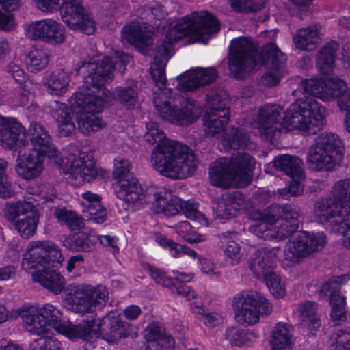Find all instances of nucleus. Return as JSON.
<instances>
[{
  "mask_svg": "<svg viewBox=\"0 0 350 350\" xmlns=\"http://www.w3.org/2000/svg\"><path fill=\"white\" fill-rule=\"evenodd\" d=\"M220 29L218 21L206 11L193 12L170 24L165 39L157 46L154 62L150 66L152 78L159 88L154 98L158 115L163 120L179 126H188L196 122L202 115L200 105L188 98L177 96L171 98L170 90L165 89V65L172 55V44L185 36H192L204 44Z\"/></svg>",
  "mask_w": 350,
  "mask_h": 350,
  "instance_id": "obj_1",
  "label": "nucleus"
},
{
  "mask_svg": "<svg viewBox=\"0 0 350 350\" xmlns=\"http://www.w3.org/2000/svg\"><path fill=\"white\" fill-rule=\"evenodd\" d=\"M130 59L127 54L116 51L112 58L105 57L100 64L96 61L82 63L80 70H87L88 75L82 88L69 102L76 112L78 129L83 134L89 135L105 126V122L96 115L113 100L104 85L111 80L115 68L124 72Z\"/></svg>",
  "mask_w": 350,
  "mask_h": 350,
  "instance_id": "obj_2",
  "label": "nucleus"
},
{
  "mask_svg": "<svg viewBox=\"0 0 350 350\" xmlns=\"http://www.w3.org/2000/svg\"><path fill=\"white\" fill-rule=\"evenodd\" d=\"M16 312L21 317L26 329L36 335L49 333L53 327L70 339L89 340L101 332L104 340L109 343H115L126 336L124 325L118 317L108 316L101 319H93L77 325L62 326V312L51 304L41 306L25 304L18 308Z\"/></svg>",
  "mask_w": 350,
  "mask_h": 350,
  "instance_id": "obj_3",
  "label": "nucleus"
},
{
  "mask_svg": "<svg viewBox=\"0 0 350 350\" xmlns=\"http://www.w3.org/2000/svg\"><path fill=\"white\" fill-rule=\"evenodd\" d=\"M325 116V109L320 103L305 98L296 100L286 111L278 105H265L257 113L254 127L263 139L273 142L282 129L314 133L322 126Z\"/></svg>",
  "mask_w": 350,
  "mask_h": 350,
  "instance_id": "obj_4",
  "label": "nucleus"
},
{
  "mask_svg": "<svg viewBox=\"0 0 350 350\" xmlns=\"http://www.w3.org/2000/svg\"><path fill=\"white\" fill-rule=\"evenodd\" d=\"M286 61L285 55L274 43L265 45L262 54H260L250 39L238 38L231 42L228 67L235 78L243 79L259 64H263L266 70L262 82L267 86H273L278 84L284 74Z\"/></svg>",
  "mask_w": 350,
  "mask_h": 350,
  "instance_id": "obj_5",
  "label": "nucleus"
},
{
  "mask_svg": "<svg viewBox=\"0 0 350 350\" xmlns=\"http://www.w3.org/2000/svg\"><path fill=\"white\" fill-rule=\"evenodd\" d=\"M145 140L150 144H157L151 152V162L156 171L172 179H184L196 171L198 161L187 146L165 139V133L157 123L146 124Z\"/></svg>",
  "mask_w": 350,
  "mask_h": 350,
  "instance_id": "obj_6",
  "label": "nucleus"
},
{
  "mask_svg": "<svg viewBox=\"0 0 350 350\" xmlns=\"http://www.w3.org/2000/svg\"><path fill=\"white\" fill-rule=\"evenodd\" d=\"M27 135L30 141L28 150L47 153L48 158L61 172L67 176L74 185H80L85 180L90 181L98 175V170L91 157L85 152L69 154L62 159L59 152L52 143L51 137L41 124L33 122L30 124Z\"/></svg>",
  "mask_w": 350,
  "mask_h": 350,
  "instance_id": "obj_7",
  "label": "nucleus"
},
{
  "mask_svg": "<svg viewBox=\"0 0 350 350\" xmlns=\"http://www.w3.org/2000/svg\"><path fill=\"white\" fill-rule=\"evenodd\" d=\"M255 164V159L247 153H239L232 158H221L210 166L211 183L225 188L247 185Z\"/></svg>",
  "mask_w": 350,
  "mask_h": 350,
  "instance_id": "obj_8",
  "label": "nucleus"
},
{
  "mask_svg": "<svg viewBox=\"0 0 350 350\" xmlns=\"http://www.w3.org/2000/svg\"><path fill=\"white\" fill-rule=\"evenodd\" d=\"M33 6L43 14L59 12L62 20L72 30L90 35L96 31V23L85 10L81 0H31Z\"/></svg>",
  "mask_w": 350,
  "mask_h": 350,
  "instance_id": "obj_9",
  "label": "nucleus"
},
{
  "mask_svg": "<svg viewBox=\"0 0 350 350\" xmlns=\"http://www.w3.org/2000/svg\"><path fill=\"white\" fill-rule=\"evenodd\" d=\"M314 217L321 224L350 221V178L336 182L327 198L317 200Z\"/></svg>",
  "mask_w": 350,
  "mask_h": 350,
  "instance_id": "obj_10",
  "label": "nucleus"
},
{
  "mask_svg": "<svg viewBox=\"0 0 350 350\" xmlns=\"http://www.w3.org/2000/svg\"><path fill=\"white\" fill-rule=\"evenodd\" d=\"M108 296L105 286L72 283L66 288L64 304L68 310L75 313H93L106 305Z\"/></svg>",
  "mask_w": 350,
  "mask_h": 350,
  "instance_id": "obj_11",
  "label": "nucleus"
},
{
  "mask_svg": "<svg viewBox=\"0 0 350 350\" xmlns=\"http://www.w3.org/2000/svg\"><path fill=\"white\" fill-rule=\"evenodd\" d=\"M344 157L340 138L334 133L318 135L307 155L309 166L315 170H332L338 166Z\"/></svg>",
  "mask_w": 350,
  "mask_h": 350,
  "instance_id": "obj_12",
  "label": "nucleus"
},
{
  "mask_svg": "<svg viewBox=\"0 0 350 350\" xmlns=\"http://www.w3.org/2000/svg\"><path fill=\"white\" fill-rule=\"evenodd\" d=\"M37 201L29 198L8 202L3 208L4 217L23 238H29L36 231L40 215Z\"/></svg>",
  "mask_w": 350,
  "mask_h": 350,
  "instance_id": "obj_13",
  "label": "nucleus"
},
{
  "mask_svg": "<svg viewBox=\"0 0 350 350\" xmlns=\"http://www.w3.org/2000/svg\"><path fill=\"white\" fill-rule=\"evenodd\" d=\"M235 320L242 325H254L260 314H269L271 304L261 294L254 291H245L235 295L232 300Z\"/></svg>",
  "mask_w": 350,
  "mask_h": 350,
  "instance_id": "obj_14",
  "label": "nucleus"
},
{
  "mask_svg": "<svg viewBox=\"0 0 350 350\" xmlns=\"http://www.w3.org/2000/svg\"><path fill=\"white\" fill-rule=\"evenodd\" d=\"M63 260L64 256L57 245L49 241H34L28 244L22 259L21 268L27 272L46 265L58 268L62 266Z\"/></svg>",
  "mask_w": 350,
  "mask_h": 350,
  "instance_id": "obj_15",
  "label": "nucleus"
},
{
  "mask_svg": "<svg viewBox=\"0 0 350 350\" xmlns=\"http://www.w3.org/2000/svg\"><path fill=\"white\" fill-rule=\"evenodd\" d=\"M207 111L204 115L203 131L206 137H215L224 131L230 118L225 100L214 93L207 95Z\"/></svg>",
  "mask_w": 350,
  "mask_h": 350,
  "instance_id": "obj_16",
  "label": "nucleus"
},
{
  "mask_svg": "<svg viewBox=\"0 0 350 350\" xmlns=\"http://www.w3.org/2000/svg\"><path fill=\"white\" fill-rule=\"evenodd\" d=\"M350 280L346 274L334 278L326 282L320 290L322 297H329L331 306L330 319L334 325H338L347 320L346 299L340 293V286Z\"/></svg>",
  "mask_w": 350,
  "mask_h": 350,
  "instance_id": "obj_17",
  "label": "nucleus"
},
{
  "mask_svg": "<svg viewBox=\"0 0 350 350\" xmlns=\"http://www.w3.org/2000/svg\"><path fill=\"white\" fill-rule=\"evenodd\" d=\"M300 88L308 94L323 101H330L340 97L347 90L346 83L336 77H321L320 79L302 81Z\"/></svg>",
  "mask_w": 350,
  "mask_h": 350,
  "instance_id": "obj_18",
  "label": "nucleus"
},
{
  "mask_svg": "<svg viewBox=\"0 0 350 350\" xmlns=\"http://www.w3.org/2000/svg\"><path fill=\"white\" fill-rule=\"evenodd\" d=\"M25 29L31 40H42L51 44H60L66 40L64 27L52 18L32 21L26 25Z\"/></svg>",
  "mask_w": 350,
  "mask_h": 350,
  "instance_id": "obj_19",
  "label": "nucleus"
},
{
  "mask_svg": "<svg viewBox=\"0 0 350 350\" xmlns=\"http://www.w3.org/2000/svg\"><path fill=\"white\" fill-rule=\"evenodd\" d=\"M116 196L124 202L127 210L135 211L142 208L151 200L150 194L136 178L131 181L115 185Z\"/></svg>",
  "mask_w": 350,
  "mask_h": 350,
  "instance_id": "obj_20",
  "label": "nucleus"
},
{
  "mask_svg": "<svg viewBox=\"0 0 350 350\" xmlns=\"http://www.w3.org/2000/svg\"><path fill=\"white\" fill-rule=\"evenodd\" d=\"M256 201V196H254L250 202L240 193H226L217 200L213 208L218 218L228 219L235 217L242 211H248L252 208V204H255Z\"/></svg>",
  "mask_w": 350,
  "mask_h": 350,
  "instance_id": "obj_21",
  "label": "nucleus"
},
{
  "mask_svg": "<svg viewBox=\"0 0 350 350\" xmlns=\"http://www.w3.org/2000/svg\"><path fill=\"white\" fill-rule=\"evenodd\" d=\"M46 157L47 153L30 150L19 155L16 164L18 175L26 180L40 177L44 169V163Z\"/></svg>",
  "mask_w": 350,
  "mask_h": 350,
  "instance_id": "obj_22",
  "label": "nucleus"
},
{
  "mask_svg": "<svg viewBox=\"0 0 350 350\" xmlns=\"http://www.w3.org/2000/svg\"><path fill=\"white\" fill-rule=\"evenodd\" d=\"M25 137V129L16 118L1 116L0 140L3 147L11 149L18 144L26 146L27 142Z\"/></svg>",
  "mask_w": 350,
  "mask_h": 350,
  "instance_id": "obj_23",
  "label": "nucleus"
},
{
  "mask_svg": "<svg viewBox=\"0 0 350 350\" xmlns=\"http://www.w3.org/2000/svg\"><path fill=\"white\" fill-rule=\"evenodd\" d=\"M217 76L215 69L212 67L191 69L177 79V88L183 92L193 91L213 83Z\"/></svg>",
  "mask_w": 350,
  "mask_h": 350,
  "instance_id": "obj_24",
  "label": "nucleus"
},
{
  "mask_svg": "<svg viewBox=\"0 0 350 350\" xmlns=\"http://www.w3.org/2000/svg\"><path fill=\"white\" fill-rule=\"evenodd\" d=\"M249 217L256 223L250 227V231L256 236L265 239H275L274 221L275 215L271 208L269 211L262 212L258 208L252 206L248 211Z\"/></svg>",
  "mask_w": 350,
  "mask_h": 350,
  "instance_id": "obj_25",
  "label": "nucleus"
},
{
  "mask_svg": "<svg viewBox=\"0 0 350 350\" xmlns=\"http://www.w3.org/2000/svg\"><path fill=\"white\" fill-rule=\"evenodd\" d=\"M306 245L305 232H299L286 242L283 252L284 261L291 266L299 264L310 256Z\"/></svg>",
  "mask_w": 350,
  "mask_h": 350,
  "instance_id": "obj_26",
  "label": "nucleus"
},
{
  "mask_svg": "<svg viewBox=\"0 0 350 350\" xmlns=\"http://www.w3.org/2000/svg\"><path fill=\"white\" fill-rule=\"evenodd\" d=\"M279 249L273 247L258 250L250 262V269L258 278L265 279L269 273L275 262Z\"/></svg>",
  "mask_w": 350,
  "mask_h": 350,
  "instance_id": "obj_27",
  "label": "nucleus"
},
{
  "mask_svg": "<svg viewBox=\"0 0 350 350\" xmlns=\"http://www.w3.org/2000/svg\"><path fill=\"white\" fill-rule=\"evenodd\" d=\"M145 23L133 22L125 26L122 31L123 43H128L138 48L148 46L152 42V33Z\"/></svg>",
  "mask_w": 350,
  "mask_h": 350,
  "instance_id": "obj_28",
  "label": "nucleus"
},
{
  "mask_svg": "<svg viewBox=\"0 0 350 350\" xmlns=\"http://www.w3.org/2000/svg\"><path fill=\"white\" fill-rule=\"evenodd\" d=\"M32 279L54 295H59L65 288L66 279L56 271L38 270L33 273Z\"/></svg>",
  "mask_w": 350,
  "mask_h": 350,
  "instance_id": "obj_29",
  "label": "nucleus"
},
{
  "mask_svg": "<svg viewBox=\"0 0 350 350\" xmlns=\"http://www.w3.org/2000/svg\"><path fill=\"white\" fill-rule=\"evenodd\" d=\"M153 209L157 213L165 216H174L180 211V199L162 190L154 193Z\"/></svg>",
  "mask_w": 350,
  "mask_h": 350,
  "instance_id": "obj_30",
  "label": "nucleus"
},
{
  "mask_svg": "<svg viewBox=\"0 0 350 350\" xmlns=\"http://www.w3.org/2000/svg\"><path fill=\"white\" fill-rule=\"evenodd\" d=\"M293 329L285 323H278L273 327L269 340L271 350H290L292 347Z\"/></svg>",
  "mask_w": 350,
  "mask_h": 350,
  "instance_id": "obj_31",
  "label": "nucleus"
},
{
  "mask_svg": "<svg viewBox=\"0 0 350 350\" xmlns=\"http://www.w3.org/2000/svg\"><path fill=\"white\" fill-rule=\"evenodd\" d=\"M222 144L224 148L228 151L230 148H245L249 150L256 149V144L250 141L248 134L243 129L231 128L223 136Z\"/></svg>",
  "mask_w": 350,
  "mask_h": 350,
  "instance_id": "obj_32",
  "label": "nucleus"
},
{
  "mask_svg": "<svg viewBox=\"0 0 350 350\" xmlns=\"http://www.w3.org/2000/svg\"><path fill=\"white\" fill-rule=\"evenodd\" d=\"M57 109L54 112V117L57 123L59 135L68 136L76 129L73 117L76 118V112L72 108L69 102V107L64 103L57 104Z\"/></svg>",
  "mask_w": 350,
  "mask_h": 350,
  "instance_id": "obj_33",
  "label": "nucleus"
},
{
  "mask_svg": "<svg viewBox=\"0 0 350 350\" xmlns=\"http://www.w3.org/2000/svg\"><path fill=\"white\" fill-rule=\"evenodd\" d=\"M319 28L317 25L299 29L293 37V42L297 49L312 51L320 43Z\"/></svg>",
  "mask_w": 350,
  "mask_h": 350,
  "instance_id": "obj_34",
  "label": "nucleus"
},
{
  "mask_svg": "<svg viewBox=\"0 0 350 350\" xmlns=\"http://www.w3.org/2000/svg\"><path fill=\"white\" fill-rule=\"evenodd\" d=\"M273 166L291 178H300L303 176V163L297 157L288 154L278 156L273 161Z\"/></svg>",
  "mask_w": 350,
  "mask_h": 350,
  "instance_id": "obj_35",
  "label": "nucleus"
},
{
  "mask_svg": "<svg viewBox=\"0 0 350 350\" xmlns=\"http://www.w3.org/2000/svg\"><path fill=\"white\" fill-rule=\"evenodd\" d=\"M317 311L318 304L311 301L300 303L296 308V314L299 319L309 326L312 333L321 325Z\"/></svg>",
  "mask_w": 350,
  "mask_h": 350,
  "instance_id": "obj_36",
  "label": "nucleus"
},
{
  "mask_svg": "<svg viewBox=\"0 0 350 350\" xmlns=\"http://www.w3.org/2000/svg\"><path fill=\"white\" fill-rule=\"evenodd\" d=\"M70 77L63 68H57L51 72L45 78L44 85L52 94L64 93L69 86Z\"/></svg>",
  "mask_w": 350,
  "mask_h": 350,
  "instance_id": "obj_37",
  "label": "nucleus"
},
{
  "mask_svg": "<svg viewBox=\"0 0 350 350\" xmlns=\"http://www.w3.org/2000/svg\"><path fill=\"white\" fill-rule=\"evenodd\" d=\"M145 338L157 349H167L175 345L174 338L164 328L157 325L146 328Z\"/></svg>",
  "mask_w": 350,
  "mask_h": 350,
  "instance_id": "obj_38",
  "label": "nucleus"
},
{
  "mask_svg": "<svg viewBox=\"0 0 350 350\" xmlns=\"http://www.w3.org/2000/svg\"><path fill=\"white\" fill-rule=\"evenodd\" d=\"M338 48L337 42L332 41L324 46L319 51L317 66L322 75H328L333 70L335 62V53Z\"/></svg>",
  "mask_w": 350,
  "mask_h": 350,
  "instance_id": "obj_39",
  "label": "nucleus"
},
{
  "mask_svg": "<svg viewBox=\"0 0 350 350\" xmlns=\"http://www.w3.org/2000/svg\"><path fill=\"white\" fill-rule=\"evenodd\" d=\"M25 62L30 72H37L46 68L49 62V55L44 49L33 47L27 53Z\"/></svg>",
  "mask_w": 350,
  "mask_h": 350,
  "instance_id": "obj_40",
  "label": "nucleus"
},
{
  "mask_svg": "<svg viewBox=\"0 0 350 350\" xmlns=\"http://www.w3.org/2000/svg\"><path fill=\"white\" fill-rule=\"evenodd\" d=\"M132 163L124 157H118L113 161V178L116 180L115 185H121L136 179L131 172Z\"/></svg>",
  "mask_w": 350,
  "mask_h": 350,
  "instance_id": "obj_41",
  "label": "nucleus"
},
{
  "mask_svg": "<svg viewBox=\"0 0 350 350\" xmlns=\"http://www.w3.org/2000/svg\"><path fill=\"white\" fill-rule=\"evenodd\" d=\"M106 90L113 98V101L108 105H111L115 100H117L122 106L127 109H132L135 107L137 92L135 88L118 87L116 89L113 94H111L107 89Z\"/></svg>",
  "mask_w": 350,
  "mask_h": 350,
  "instance_id": "obj_42",
  "label": "nucleus"
},
{
  "mask_svg": "<svg viewBox=\"0 0 350 350\" xmlns=\"http://www.w3.org/2000/svg\"><path fill=\"white\" fill-rule=\"evenodd\" d=\"M256 338V334L238 327H232L226 329V339L232 345L241 346L250 345Z\"/></svg>",
  "mask_w": 350,
  "mask_h": 350,
  "instance_id": "obj_43",
  "label": "nucleus"
},
{
  "mask_svg": "<svg viewBox=\"0 0 350 350\" xmlns=\"http://www.w3.org/2000/svg\"><path fill=\"white\" fill-rule=\"evenodd\" d=\"M223 252L226 256V259L229 264L232 265H237L241 262L242 254L241 252V246L232 237L226 235L223 236Z\"/></svg>",
  "mask_w": 350,
  "mask_h": 350,
  "instance_id": "obj_44",
  "label": "nucleus"
},
{
  "mask_svg": "<svg viewBox=\"0 0 350 350\" xmlns=\"http://www.w3.org/2000/svg\"><path fill=\"white\" fill-rule=\"evenodd\" d=\"M264 281L274 298L280 299L285 297L286 294V285L285 280L275 273H269Z\"/></svg>",
  "mask_w": 350,
  "mask_h": 350,
  "instance_id": "obj_45",
  "label": "nucleus"
},
{
  "mask_svg": "<svg viewBox=\"0 0 350 350\" xmlns=\"http://www.w3.org/2000/svg\"><path fill=\"white\" fill-rule=\"evenodd\" d=\"M30 83H25L21 87V91L16 100H12L11 104L16 107H23L30 111H36L38 107L34 102V96L29 87Z\"/></svg>",
  "mask_w": 350,
  "mask_h": 350,
  "instance_id": "obj_46",
  "label": "nucleus"
},
{
  "mask_svg": "<svg viewBox=\"0 0 350 350\" xmlns=\"http://www.w3.org/2000/svg\"><path fill=\"white\" fill-rule=\"evenodd\" d=\"M176 232L185 241L189 243L203 242L206 239L204 234L193 231L190 224L187 221L178 223L174 226Z\"/></svg>",
  "mask_w": 350,
  "mask_h": 350,
  "instance_id": "obj_47",
  "label": "nucleus"
},
{
  "mask_svg": "<svg viewBox=\"0 0 350 350\" xmlns=\"http://www.w3.org/2000/svg\"><path fill=\"white\" fill-rule=\"evenodd\" d=\"M271 210L274 214L280 215V219L291 223V227L293 228L295 226L299 227L300 213L299 208L295 205L285 204L282 206H274Z\"/></svg>",
  "mask_w": 350,
  "mask_h": 350,
  "instance_id": "obj_48",
  "label": "nucleus"
},
{
  "mask_svg": "<svg viewBox=\"0 0 350 350\" xmlns=\"http://www.w3.org/2000/svg\"><path fill=\"white\" fill-rule=\"evenodd\" d=\"M49 333H45L32 341L29 350H62L60 342Z\"/></svg>",
  "mask_w": 350,
  "mask_h": 350,
  "instance_id": "obj_49",
  "label": "nucleus"
},
{
  "mask_svg": "<svg viewBox=\"0 0 350 350\" xmlns=\"http://www.w3.org/2000/svg\"><path fill=\"white\" fill-rule=\"evenodd\" d=\"M97 241L98 237L94 234L80 233L71 240L69 247L75 251L89 252Z\"/></svg>",
  "mask_w": 350,
  "mask_h": 350,
  "instance_id": "obj_50",
  "label": "nucleus"
},
{
  "mask_svg": "<svg viewBox=\"0 0 350 350\" xmlns=\"http://www.w3.org/2000/svg\"><path fill=\"white\" fill-rule=\"evenodd\" d=\"M54 215L59 223L67 225L73 230L79 229L82 224L81 219L75 212L64 208H55Z\"/></svg>",
  "mask_w": 350,
  "mask_h": 350,
  "instance_id": "obj_51",
  "label": "nucleus"
},
{
  "mask_svg": "<svg viewBox=\"0 0 350 350\" xmlns=\"http://www.w3.org/2000/svg\"><path fill=\"white\" fill-rule=\"evenodd\" d=\"M232 8L237 11H257L264 6L265 0H228Z\"/></svg>",
  "mask_w": 350,
  "mask_h": 350,
  "instance_id": "obj_52",
  "label": "nucleus"
},
{
  "mask_svg": "<svg viewBox=\"0 0 350 350\" xmlns=\"http://www.w3.org/2000/svg\"><path fill=\"white\" fill-rule=\"evenodd\" d=\"M82 213L88 220L96 224H102L106 219L107 212L101 204L83 208Z\"/></svg>",
  "mask_w": 350,
  "mask_h": 350,
  "instance_id": "obj_53",
  "label": "nucleus"
},
{
  "mask_svg": "<svg viewBox=\"0 0 350 350\" xmlns=\"http://www.w3.org/2000/svg\"><path fill=\"white\" fill-rule=\"evenodd\" d=\"M307 248L309 254L311 255L314 252L321 250L325 245L326 238L322 232H306Z\"/></svg>",
  "mask_w": 350,
  "mask_h": 350,
  "instance_id": "obj_54",
  "label": "nucleus"
},
{
  "mask_svg": "<svg viewBox=\"0 0 350 350\" xmlns=\"http://www.w3.org/2000/svg\"><path fill=\"white\" fill-rule=\"evenodd\" d=\"M331 345L334 350H350V326L339 329Z\"/></svg>",
  "mask_w": 350,
  "mask_h": 350,
  "instance_id": "obj_55",
  "label": "nucleus"
},
{
  "mask_svg": "<svg viewBox=\"0 0 350 350\" xmlns=\"http://www.w3.org/2000/svg\"><path fill=\"white\" fill-rule=\"evenodd\" d=\"M8 162L0 159V197H10L12 193V184L6 174Z\"/></svg>",
  "mask_w": 350,
  "mask_h": 350,
  "instance_id": "obj_56",
  "label": "nucleus"
},
{
  "mask_svg": "<svg viewBox=\"0 0 350 350\" xmlns=\"http://www.w3.org/2000/svg\"><path fill=\"white\" fill-rule=\"evenodd\" d=\"M274 228L275 239L282 240L295 232L298 229V227L295 226L293 228L291 227V223L286 222L278 217L277 219L275 218V221H274Z\"/></svg>",
  "mask_w": 350,
  "mask_h": 350,
  "instance_id": "obj_57",
  "label": "nucleus"
},
{
  "mask_svg": "<svg viewBox=\"0 0 350 350\" xmlns=\"http://www.w3.org/2000/svg\"><path fill=\"white\" fill-rule=\"evenodd\" d=\"M180 210L185 216L193 220H204V215L198 210V204L191 201H182L180 200Z\"/></svg>",
  "mask_w": 350,
  "mask_h": 350,
  "instance_id": "obj_58",
  "label": "nucleus"
},
{
  "mask_svg": "<svg viewBox=\"0 0 350 350\" xmlns=\"http://www.w3.org/2000/svg\"><path fill=\"white\" fill-rule=\"evenodd\" d=\"M147 267L151 278L156 283L164 287H170L172 284V279L166 276L161 270L150 265Z\"/></svg>",
  "mask_w": 350,
  "mask_h": 350,
  "instance_id": "obj_59",
  "label": "nucleus"
},
{
  "mask_svg": "<svg viewBox=\"0 0 350 350\" xmlns=\"http://www.w3.org/2000/svg\"><path fill=\"white\" fill-rule=\"evenodd\" d=\"M336 230L342 235V243L344 247L350 249V221L330 222Z\"/></svg>",
  "mask_w": 350,
  "mask_h": 350,
  "instance_id": "obj_60",
  "label": "nucleus"
},
{
  "mask_svg": "<svg viewBox=\"0 0 350 350\" xmlns=\"http://www.w3.org/2000/svg\"><path fill=\"white\" fill-rule=\"evenodd\" d=\"M199 264L200 266V270L208 275H219L218 268L213 260L201 257L199 258Z\"/></svg>",
  "mask_w": 350,
  "mask_h": 350,
  "instance_id": "obj_61",
  "label": "nucleus"
},
{
  "mask_svg": "<svg viewBox=\"0 0 350 350\" xmlns=\"http://www.w3.org/2000/svg\"><path fill=\"white\" fill-rule=\"evenodd\" d=\"M200 320L206 327H215L221 324L223 322L222 316L215 312H206L202 317H199Z\"/></svg>",
  "mask_w": 350,
  "mask_h": 350,
  "instance_id": "obj_62",
  "label": "nucleus"
},
{
  "mask_svg": "<svg viewBox=\"0 0 350 350\" xmlns=\"http://www.w3.org/2000/svg\"><path fill=\"white\" fill-rule=\"evenodd\" d=\"M7 71L12 75L13 79L19 84H25L27 75L25 71L17 64L10 63L7 66Z\"/></svg>",
  "mask_w": 350,
  "mask_h": 350,
  "instance_id": "obj_63",
  "label": "nucleus"
},
{
  "mask_svg": "<svg viewBox=\"0 0 350 350\" xmlns=\"http://www.w3.org/2000/svg\"><path fill=\"white\" fill-rule=\"evenodd\" d=\"M81 196L83 200L81 202V206L83 208L92 206H94L97 205V204H101V197L98 194L88 191L82 193Z\"/></svg>",
  "mask_w": 350,
  "mask_h": 350,
  "instance_id": "obj_64",
  "label": "nucleus"
}]
</instances>
